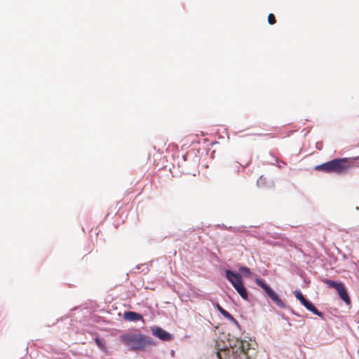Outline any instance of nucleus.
I'll return each instance as SVG.
<instances>
[{"label":"nucleus","instance_id":"nucleus-1","mask_svg":"<svg viewBox=\"0 0 359 359\" xmlns=\"http://www.w3.org/2000/svg\"><path fill=\"white\" fill-rule=\"evenodd\" d=\"M358 160H359V156L354 158H335L321 165H316L315 170L327 173L334 172L341 174L352 168L356 167V161Z\"/></svg>","mask_w":359,"mask_h":359},{"label":"nucleus","instance_id":"nucleus-2","mask_svg":"<svg viewBox=\"0 0 359 359\" xmlns=\"http://www.w3.org/2000/svg\"><path fill=\"white\" fill-rule=\"evenodd\" d=\"M120 341L130 350L142 351L155 345L154 340L142 334L125 333L119 337Z\"/></svg>","mask_w":359,"mask_h":359},{"label":"nucleus","instance_id":"nucleus-3","mask_svg":"<svg viewBox=\"0 0 359 359\" xmlns=\"http://www.w3.org/2000/svg\"><path fill=\"white\" fill-rule=\"evenodd\" d=\"M250 344L245 341H241L240 346L235 351L234 348H223L217 351V356L218 359H223L232 357L233 359L238 358L239 359H251L253 356L250 353Z\"/></svg>","mask_w":359,"mask_h":359},{"label":"nucleus","instance_id":"nucleus-4","mask_svg":"<svg viewBox=\"0 0 359 359\" xmlns=\"http://www.w3.org/2000/svg\"><path fill=\"white\" fill-rule=\"evenodd\" d=\"M225 273L226 278L232 284L241 297L244 299H248V294L243 284L241 274L234 273L230 270H226Z\"/></svg>","mask_w":359,"mask_h":359},{"label":"nucleus","instance_id":"nucleus-5","mask_svg":"<svg viewBox=\"0 0 359 359\" xmlns=\"http://www.w3.org/2000/svg\"><path fill=\"white\" fill-rule=\"evenodd\" d=\"M255 283H257V285L261 287L266 292V293L269 296V297L278 307H285L284 302L279 298L278 295L262 280L257 278L255 280Z\"/></svg>","mask_w":359,"mask_h":359},{"label":"nucleus","instance_id":"nucleus-6","mask_svg":"<svg viewBox=\"0 0 359 359\" xmlns=\"http://www.w3.org/2000/svg\"><path fill=\"white\" fill-rule=\"evenodd\" d=\"M153 335L158 337L162 341H168L172 339L171 334L168 333L163 329L159 327H153L151 328Z\"/></svg>","mask_w":359,"mask_h":359},{"label":"nucleus","instance_id":"nucleus-7","mask_svg":"<svg viewBox=\"0 0 359 359\" xmlns=\"http://www.w3.org/2000/svg\"><path fill=\"white\" fill-rule=\"evenodd\" d=\"M123 318L127 321H138L143 320L141 314L134 311H126L123 313Z\"/></svg>","mask_w":359,"mask_h":359},{"label":"nucleus","instance_id":"nucleus-8","mask_svg":"<svg viewBox=\"0 0 359 359\" xmlns=\"http://www.w3.org/2000/svg\"><path fill=\"white\" fill-rule=\"evenodd\" d=\"M337 291L340 297V298L344 300L347 304H349L351 302L350 298L347 294V292L344 287V286L341 284V285L337 288Z\"/></svg>","mask_w":359,"mask_h":359},{"label":"nucleus","instance_id":"nucleus-9","mask_svg":"<svg viewBox=\"0 0 359 359\" xmlns=\"http://www.w3.org/2000/svg\"><path fill=\"white\" fill-rule=\"evenodd\" d=\"M309 311H311L313 313L318 316L320 318H323V313L320 312L316 308V306L311 303L309 301H306L304 304H303Z\"/></svg>","mask_w":359,"mask_h":359},{"label":"nucleus","instance_id":"nucleus-10","mask_svg":"<svg viewBox=\"0 0 359 359\" xmlns=\"http://www.w3.org/2000/svg\"><path fill=\"white\" fill-rule=\"evenodd\" d=\"M216 307L224 317L238 325V321L233 317V316L230 314L228 311L224 310L219 304H217L216 305Z\"/></svg>","mask_w":359,"mask_h":359},{"label":"nucleus","instance_id":"nucleus-11","mask_svg":"<svg viewBox=\"0 0 359 359\" xmlns=\"http://www.w3.org/2000/svg\"><path fill=\"white\" fill-rule=\"evenodd\" d=\"M328 286L331 287H333L334 289L337 290V288H339L341 285V283H337L335 281H333V280H325L324 281Z\"/></svg>","mask_w":359,"mask_h":359},{"label":"nucleus","instance_id":"nucleus-12","mask_svg":"<svg viewBox=\"0 0 359 359\" xmlns=\"http://www.w3.org/2000/svg\"><path fill=\"white\" fill-rule=\"evenodd\" d=\"M294 295L301 302L302 304H304L307 301V299H306L304 295L299 291H296L294 292Z\"/></svg>","mask_w":359,"mask_h":359},{"label":"nucleus","instance_id":"nucleus-13","mask_svg":"<svg viewBox=\"0 0 359 359\" xmlns=\"http://www.w3.org/2000/svg\"><path fill=\"white\" fill-rule=\"evenodd\" d=\"M240 272L246 276H251V271L247 266H241L239 269Z\"/></svg>","mask_w":359,"mask_h":359},{"label":"nucleus","instance_id":"nucleus-14","mask_svg":"<svg viewBox=\"0 0 359 359\" xmlns=\"http://www.w3.org/2000/svg\"><path fill=\"white\" fill-rule=\"evenodd\" d=\"M268 22L270 25H274L276 22V18L273 13H270L268 16Z\"/></svg>","mask_w":359,"mask_h":359},{"label":"nucleus","instance_id":"nucleus-15","mask_svg":"<svg viewBox=\"0 0 359 359\" xmlns=\"http://www.w3.org/2000/svg\"><path fill=\"white\" fill-rule=\"evenodd\" d=\"M251 160L250 159L248 162L245 163V165H242L241 163H235L233 165H232V167H234L235 169H237V170H238L239 168V165H242L243 167H245L247 166L250 163Z\"/></svg>","mask_w":359,"mask_h":359},{"label":"nucleus","instance_id":"nucleus-16","mask_svg":"<svg viewBox=\"0 0 359 359\" xmlns=\"http://www.w3.org/2000/svg\"><path fill=\"white\" fill-rule=\"evenodd\" d=\"M95 341H96V344H97L100 347H102V341H101V340H100L99 338H96V339H95Z\"/></svg>","mask_w":359,"mask_h":359}]
</instances>
